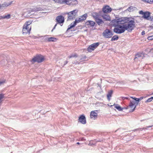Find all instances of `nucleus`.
Here are the masks:
<instances>
[{"mask_svg": "<svg viewBox=\"0 0 153 153\" xmlns=\"http://www.w3.org/2000/svg\"><path fill=\"white\" fill-rule=\"evenodd\" d=\"M148 39L149 40H152L153 39V35L149 36L148 37Z\"/></svg>", "mask_w": 153, "mask_h": 153, "instance_id": "38", "label": "nucleus"}, {"mask_svg": "<svg viewBox=\"0 0 153 153\" xmlns=\"http://www.w3.org/2000/svg\"><path fill=\"white\" fill-rule=\"evenodd\" d=\"M114 106L115 108L117 109L119 111H122L123 109V108H122L118 104L114 103Z\"/></svg>", "mask_w": 153, "mask_h": 153, "instance_id": "17", "label": "nucleus"}, {"mask_svg": "<svg viewBox=\"0 0 153 153\" xmlns=\"http://www.w3.org/2000/svg\"><path fill=\"white\" fill-rule=\"evenodd\" d=\"M1 64H4L3 63V61H1Z\"/></svg>", "mask_w": 153, "mask_h": 153, "instance_id": "44", "label": "nucleus"}, {"mask_svg": "<svg viewBox=\"0 0 153 153\" xmlns=\"http://www.w3.org/2000/svg\"><path fill=\"white\" fill-rule=\"evenodd\" d=\"M56 25H57V24H56V25H55V26H54V27L53 28V29L52 30V31H53V30L54 29H55V27L56 26Z\"/></svg>", "mask_w": 153, "mask_h": 153, "instance_id": "42", "label": "nucleus"}, {"mask_svg": "<svg viewBox=\"0 0 153 153\" xmlns=\"http://www.w3.org/2000/svg\"><path fill=\"white\" fill-rule=\"evenodd\" d=\"M131 98L134 100H130V102L127 109L131 108L130 112H133L134 110L137 105L138 104L140 101L143 99V97H141L139 98H136L134 97H131Z\"/></svg>", "mask_w": 153, "mask_h": 153, "instance_id": "2", "label": "nucleus"}, {"mask_svg": "<svg viewBox=\"0 0 153 153\" xmlns=\"http://www.w3.org/2000/svg\"><path fill=\"white\" fill-rule=\"evenodd\" d=\"M6 80L5 79H3L1 81H0V85L4 84Z\"/></svg>", "mask_w": 153, "mask_h": 153, "instance_id": "37", "label": "nucleus"}, {"mask_svg": "<svg viewBox=\"0 0 153 153\" xmlns=\"http://www.w3.org/2000/svg\"><path fill=\"white\" fill-rule=\"evenodd\" d=\"M4 19V16H0V19Z\"/></svg>", "mask_w": 153, "mask_h": 153, "instance_id": "40", "label": "nucleus"}, {"mask_svg": "<svg viewBox=\"0 0 153 153\" xmlns=\"http://www.w3.org/2000/svg\"><path fill=\"white\" fill-rule=\"evenodd\" d=\"M127 17H122L119 19L113 20L111 22V25L116 27L120 24H124L127 22L128 20L126 19Z\"/></svg>", "mask_w": 153, "mask_h": 153, "instance_id": "3", "label": "nucleus"}, {"mask_svg": "<svg viewBox=\"0 0 153 153\" xmlns=\"http://www.w3.org/2000/svg\"><path fill=\"white\" fill-rule=\"evenodd\" d=\"M82 21H83L82 20V19H81V17H80L79 18L76 19L75 21L76 23H77Z\"/></svg>", "mask_w": 153, "mask_h": 153, "instance_id": "30", "label": "nucleus"}, {"mask_svg": "<svg viewBox=\"0 0 153 153\" xmlns=\"http://www.w3.org/2000/svg\"><path fill=\"white\" fill-rule=\"evenodd\" d=\"M12 2H5L2 4L1 6L3 7H7L10 5L11 4Z\"/></svg>", "mask_w": 153, "mask_h": 153, "instance_id": "23", "label": "nucleus"}, {"mask_svg": "<svg viewBox=\"0 0 153 153\" xmlns=\"http://www.w3.org/2000/svg\"><path fill=\"white\" fill-rule=\"evenodd\" d=\"M44 58L42 56L39 55L36 56L32 59V61L33 62H37L38 63L42 62Z\"/></svg>", "mask_w": 153, "mask_h": 153, "instance_id": "7", "label": "nucleus"}, {"mask_svg": "<svg viewBox=\"0 0 153 153\" xmlns=\"http://www.w3.org/2000/svg\"><path fill=\"white\" fill-rule=\"evenodd\" d=\"M118 39V37L117 36H114L111 38V41L117 40Z\"/></svg>", "mask_w": 153, "mask_h": 153, "instance_id": "28", "label": "nucleus"}, {"mask_svg": "<svg viewBox=\"0 0 153 153\" xmlns=\"http://www.w3.org/2000/svg\"><path fill=\"white\" fill-rule=\"evenodd\" d=\"M112 93H113L112 90H110L108 92V94L107 95V97L108 99L109 100H110V97H111Z\"/></svg>", "mask_w": 153, "mask_h": 153, "instance_id": "20", "label": "nucleus"}, {"mask_svg": "<svg viewBox=\"0 0 153 153\" xmlns=\"http://www.w3.org/2000/svg\"><path fill=\"white\" fill-rule=\"evenodd\" d=\"M56 40V39L54 37L47 38L46 39V40L48 42L55 41Z\"/></svg>", "mask_w": 153, "mask_h": 153, "instance_id": "24", "label": "nucleus"}, {"mask_svg": "<svg viewBox=\"0 0 153 153\" xmlns=\"http://www.w3.org/2000/svg\"><path fill=\"white\" fill-rule=\"evenodd\" d=\"M29 10L27 12H28V13H30V11H31V12H33V11H35L38 10H37L36 9H34L33 10V9H30L29 10Z\"/></svg>", "mask_w": 153, "mask_h": 153, "instance_id": "34", "label": "nucleus"}, {"mask_svg": "<svg viewBox=\"0 0 153 153\" xmlns=\"http://www.w3.org/2000/svg\"><path fill=\"white\" fill-rule=\"evenodd\" d=\"M108 105L110 106H112L114 105Z\"/></svg>", "mask_w": 153, "mask_h": 153, "instance_id": "43", "label": "nucleus"}, {"mask_svg": "<svg viewBox=\"0 0 153 153\" xmlns=\"http://www.w3.org/2000/svg\"><path fill=\"white\" fill-rule=\"evenodd\" d=\"M126 19L128 21L124 24H120L115 27L114 31L117 33H121L127 30L129 32L131 31L135 27V22L134 19L132 18H127Z\"/></svg>", "mask_w": 153, "mask_h": 153, "instance_id": "1", "label": "nucleus"}, {"mask_svg": "<svg viewBox=\"0 0 153 153\" xmlns=\"http://www.w3.org/2000/svg\"><path fill=\"white\" fill-rule=\"evenodd\" d=\"M123 100H124V99H125V97H123Z\"/></svg>", "mask_w": 153, "mask_h": 153, "instance_id": "47", "label": "nucleus"}, {"mask_svg": "<svg viewBox=\"0 0 153 153\" xmlns=\"http://www.w3.org/2000/svg\"><path fill=\"white\" fill-rule=\"evenodd\" d=\"M125 98L127 99H128V98L127 97H125Z\"/></svg>", "mask_w": 153, "mask_h": 153, "instance_id": "46", "label": "nucleus"}, {"mask_svg": "<svg viewBox=\"0 0 153 153\" xmlns=\"http://www.w3.org/2000/svg\"><path fill=\"white\" fill-rule=\"evenodd\" d=\"M77 144H79V142H77Z\"/></svg>", "mask_w": 153, "mask_h": 153, "instance_id": "45", "label": "nucleus"}, {"mask_svg": "<svg viewBox=\"0 0 153 153\" xmlns=\"http://www.w3.org/2000/svg\"><path fill=\"white\" fill-rule=\"evenodd\" d=\"M139 13L140 14L143 15V17L147 20H151L152 19L150 17V13L148 12H144L142 10L140 11Z\"/></svg>", "mask_w": 153, "mask_h": 153, "instance_id": "8", "label": "nucleus"}, {"mask_svg": "<svg viewBox=\"0 0 153 153\" xmlns=\"http://www.w3.org/2000/svg\"><path fill=\"white\" fill-rule=\"evenodd\" d=\"M99 43L98 42L94 43L91 44L88 48V51L89 52H91L96 49L99 46Z\"/></svg>", "mask_w": 153, "mask_h": 153, "instance_id": "9", "label": "nucleus"}, {"mask_svg": "<svg viewBox=\"0 0 153 153\" xmlns=\"http://www.w3.org/2000/svg\"><path fill=\"white\" fill-rule=\"evenodd\" d=\"M79 121L83 124H85L86 123V120L85 116L83 115H81L79 118Z\"/></svg>", "mask_w": 153, "mask_h": 153, "instance_id": "12", "label": "nucleus"}, {"mask_svg": "<svg viewBox=\"0 0 153 153\" xmlns=\"http://www.w3.org/2000/svg\"><path fill=\"white\" fill-rule=\"evenodd\" d=\"M136 8L135 7L133 6H131L127 8V9L125 10V12H127V11H128L129 12H132L134 10H136Z\"/></svg>", "mask_w": 153, "mask_h": 153, "instance_id": "15", "label": "nucleus"}, {"mask_svg": "<svg viewBox=\"0 0 153 153\" xmlns=\"http://www.w3.org/2000/svg\"><path fill=\"white\" fill-rule=\"evenodd\" d=\"M145 34V31H143L141 33V34L142 35H144Z\"/></svg>", "mask_w": 153, "mask_h": 153, "instance_id": "39", "label": "nucleus"}, {"mask_svg": "<svg viewBox=\"0 0 153 153\" xmlns=\"http://www.w3.org/2000/svg\"><path fill=\"white\" fill-rule=\"evenodd\" d=\"M76 23L74 21L73 23H71L70 24V25L69 26V27L67 29V30H68L74 27L76 25Z\"/></svg>", "mask_w": 153, "mask_h": 153, "instance_id": "22", "label": "nucleus"}, {"mask_svg": "<svg viewBox=\"0 0 153 153\" xmlns=\"http://www.w3.org/2000/svg\"><path fill=\"white\" fill-rule=\"evenodd\" d=\"M113 35L112 31L107 29H106L102 33L103 36L105 38H110Z\"/></svg>", "mask_w": 153, "mask_h": 153, "instance_id": "5", "label": "nucleus"}, {"mask_svg": "<svg viewBox=\"0 0 153 153\" xmlns=\"http://www.w3.org/2000/svg\"><path fill=\"white\" fill-rule=\"evenodd\" d=\"M78 12V10H75L68 13V19L70 20L75 18L77 15Z\"/></svg>", "mask_w": 153, "mask_h": 153, "instance_id": "6", "label": "nucleus"}, {"mask_svg": "<svg viewBox=\"0 0 153 153\" xmlns=\"http://www.w3.org/2000/svg\"><path fill=\"white\" fill-rule=\"evenodd\" d=\"M144 54L142 53H138L135 55L134 60L135 61H137L141 60L144 57Z\"/></svg>", "mask_w": 153, "mask_h": 153, "instance_id": "10", "label": "nucleus"}, {"mask_svg": "<svg viewBox=\"0 0 153 153\" xmlns=\"http://www.w3.org/2000/svg\"><path fill=\"white\" fill-rule=\"evenodd\" d=\"M95 21L99 25H101L104 23L103 22L101 19H100L98 18L96 19H95Z\"/></svg>", "mask_w": 153, "mask_h": 153, "instance_id": "19", "label": "nucleus"}, {"mask_svg": "<svg viewBox=\"0 0 153 153\" xmlns=\"http://www.w3.org/2000/svg\"><path fill=\"white\" fill-rule=\"evenodd\" d=\"M114 9H112L108 6L106 5L102 8V11L104 13H108L110 12L112 10H114Z\"/></svg>", "mask_w": 153, "mask_h": 153, "instance_id": "11", "label": "nucleus"}, {"mask_svg": "<svg viewBox=\"0 0 153 153\" xmlns=\"http://www.w3.org/2000/svg\"><path fill=\"white\" fill-rule=\"evenodd\" d=\"M71 0H64L63 4H66L70 5Z\"/></svg>", "mask_w": 153, "mask_h": 153, "instance_id": "29", "label": "nucleus"}, {"mask_svg": "<svg viewBox=\"0 0 153 153\" xmlns=\"http://www.w3.org/2000/svg\"><path fill=\"white\" fill-rule=\"evenodd\" d=\"M78 1L76 0H71L70 5L73 6L76 5Z\"/></svg>", "mask_w": 153, "mask_h": 153, "instance_id": "18", "label": "nucleus"}, {"mask_svg": "<svg viewBox=\"0 0 153 153\" xmlns=\"http://www.w3.org/2000/svg\"><path fill=\"white\" fill-rule=\"evenodd\" d=\"M152 126H147L145 128L146 129L147 128L152 127Z\"/></svg>", "mask_w": 153, "mask_h": 153, "instance_id": "41", "label": "nucleus"}, {"mask_svg": "<svg viewBox=\"0 0 153 153\" xmlns=\"http://www.w3.org/2000/svg\"><path fill=\"white\" fill-rule=\"evenodd\" d=\"M86 24L87 25H90L91 26H93L94 25L95 23L93 21H88L86 22Z\"/></svg>", "mask_w": 153, "mask_h": 153, "instance_id": "21", "label": "nucleus"}, {"mask_svg": "<svg viewBox=\"0 0 153 153\" xmlns=\"http://www.w3.org/2000/svg\"><path fill=\"white\" fill-rule=\"evenodd\" d=\"M92 15L95 19H96L98 18L99 14L98 13L94 12L92 14Z\"/></svg>", "mask_w": 153, "mask_h": 153, "instance_id": "25", "label": "nucleus"}, {"mask_svg": "<svg viewBox=\"0 0 153 153\" xmlns=\"http://www.w3.org/2000/svg\"><path fill=\"white\" fill-rule=\"evenodd\" d=\"M4 95L3 94H0V103L3 101V99L4 98Z\"/></svg>", "mask_w": 153, "mask_h": 153, "instance_id": "33", "label": "nucleus"}, {"mask_svg": "<svg viewBox=\"0 0 153 153\" xmlns=\"http://www.w3.org/2000/svg\"><path fill=\"white\" fill-rule=\"evenodd\" d=\"M153 99V97H152L151 98L148 99L146 100V102H151Z\"/></svg>", "mask_w": 153, "mask_h": 153, "instance_id": "35", "label": "nucleus"}, {"mask_svg": "<svg viewBox=\"0 0 153 153\" xmlns=\"http://www.w3.org/2000/svg\"><path fill=\"white\" fill-rule=\"evenodd\" d=\"M56 20L57 22L59 23H62L64 22V18L62 16H60L57 17Z\"/></svg>", "mask_w": 153, "mask_h": 153, "instance_id": "13", "label": "nucleus"}, {"mask_svg": "<svg viewBox=\"0 0 153 153\" xmlns=\"http://www.w3.org/2000/svg\"><path fill=\"white\" fill-rule=\"evenodd\" d=\"M32 22L29 21L26 22L23 26L22 29L23 34L30 33L31 29V26L30 25Z\"/></svg>", "mask_w": 153, "mask_h": 153, "instance_id": "4", "label": "nucleus"}, {"mask_svg": "<svg viewBox=\"0 0 153 153\" xmlns=\"http://www.w3.org/2000/svg\"><path fill=\"white\" fill-rule=\"evenodd\" d=\"M77 55L76 54H73L71 55L70 56H69V58H71L72 57H77Z\"/></svg>", "mask_w": 153, "mask_h": 153, "instance_id": "36", "label": "nucleus"}, {"mask_svg": "<svg viewBox=\"0 0 153 153\" xmlns=\"http://www.w3.org/2000/svg\"><path fill=\"white\" fill-rule=\"evenodd\" d=\"M97 111H92L91 112L90 114V118L91 119H93L94 120L97 117Z\"/></svg>", "mask_w": 153, "mask_h": 153, "instance_id": "14", "label": "nucleus"}, {"mask_svg": "<svg viewBox=\"0 0 153 153\" xmlns=\"http://www.w3.org/2000/svg\"><path fill=\"white\" fill-rule=\"evenodd\" d=\"M54 1L56 2L63 4L64 0H54Z\"/></svg>", "mask_w": 153, "mask_h": 153, "instance_id": "31", "label": "nucleus"}, {"mask_svg": "<svg viewBox=\"0 0 153 153\" xmlns=\"http://www.w3.org/2000/svg\"><path fill=\"white\" fill-rule=\"evenodd\" d=\"M142 1L145 2L150 4L153 3V0H142Z\"/></svg>", "mask_w": 153, "mask_h": 153, "instance_id": "27", "label": "nucleus"}, {"mask_svg": "<svg viewBox=\"0 0 153 153\" xmlns=\"http://www.w3.org/2000/svg\"><path fill=\"white\" fill-rule=\"evenodd\" d=\"M87 16V14L85 13L82 16H80V17H81V18L82 19V20L83 21L84 20H85L86 19Z\"/></svg>", "mask_w": 153, "mask_h": 153, "instance_id": "26", "label": "nucleus"}, {"mask_svg": "<svg viewBox=\"0 0 153 153\" xmlns=\"http://www.w3.org/2000/svg\"><path fill=\"white\" fill-rule=\"evenodd\" d=\"M10 18V15L9 14L6 15H4V19H9Z\"/></svg>", "mask_w": 153, "mask_h": 153, "instance_id": "32", "label": "nucleus"}, {"mask_svg": "<svg viewBox=\"0 0 153 153\" xmlns=\"http://www.w3.org/2000/svg\"><path fill=\"white\" fill-rule=\"evenodd\" d=\"M102 17L104 19H105L106 21H110L111 20V18L108 15L105 14H103L102 15Z\"/></svg>", "mask_w": 153, "mask_h": 153, "instance_id": "16", "label": "nucleus"}]
</instances>
